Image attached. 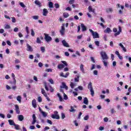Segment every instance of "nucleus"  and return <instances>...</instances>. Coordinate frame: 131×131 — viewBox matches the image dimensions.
I'll return each mask as SVG.
<instances>
[{"instance_id": "1", "label": "nucleus", "mask_w": 131, "mask_h": 131, "mask_svg": "<svg viewBox=\"0 0 131 131\" xmlns=\"http://www.w3.org/2000/svg\"><path fill=\"white\" fill-rule=\"evenodd\" d=\"M88 89L90 91L91 95L92 97H94L95 95V92L94 91V89L93 88V84L92 82H90L88 85Z\"/></svg>"}, {"instance_id": "2", "label": "nucleus", "mask_w": 131, "mask_h": 131, "mask_svg": "<svg viewBox=\"0 0 131 131\" xmlns=\"http://www.w3.org/2000/svg\"><path fill=\"white\" fill-rule=\"evenodd\" d=\"M61 62L62 63V64L60 63V64H58L57 66V68L58 69H62L64 68V67H65V66L66 67H67V66H68V63H67V62H66V61L62 60L61 61Z\"/></svg>"}, {"instance_id": "3", "label": "nucleus", "mask_w": 131, "mask_h": 131, "mask_svg": "<svg viewBox=\"0 0 131 131\" xmlns=\"http://www.w3.org/2000/svg\"><path fill=\"white\" fill-rule=\"evenodd\" d=\"M89 31H90L92 34V36H93V38H99L100 36H99V34H98V32H94L93 30L90 29Z\"/></svg>"}, {"instance_id": "4", "label": "nucleus", "mask_w": 131, "mask_h": 131, "mask_svg": "<svg viewBox=\"0 0 131 131\" xmlns=\"http://www.w3.org/2000/svg\"><path fill=\"white\" fill-rule=\"evenodd\" d=\"M65 32H66L65 25L62 24L61 27V29L59 30V32L61 36H64V35H65Z\"/></svg>"}, {"instance_id": "5", "label": "nucleus", "mask_w": 131, "mask_h": 131, "mask_svg": "<svg viewBox=\"0 0 131 131\" xmlns=\"http://www.w3.org/2000/svg\"><path fill=\"white\" fill-rule=\"evenodd\" d=\"M100 55L102 57V60H108V59H109L108 55H107V54H106V52H101L100 53Z\"/></svg>"}, {"instance_id": "6", "label": "nucleus", "mask_w": 131, "mask_h": 131, "mask_svg": "<svg viewBox=\"0 0 131 131\" xmlns=\"http://www.w3.org/2000/svg\"><path fill=\"white\" fill-rule=\"evenodd\" d=\"M45 35V39L47 41V42H49V41H51L52 40V37L49 36V34H44Z\"/></svg>"}, {"instance_id": "7", "label": "nucleus", "mask_w": 131, "mask_h": 131, "mask_svg": "<svg viewBox=\"0 0 131 131\" xmlns=\"http://www.w3.org/2000/svg\"><path fill=\"white\" fill-rule=\"evenodd\" d=\"M39 112H40L41 114H42V115L43 117H44V118H46V117H48V113L46 112L42 111V110H41L40 107H39Z\"/></svg>"}, {"instance_id": "8", "label": "nucleus", "mask_w": 131, "mask_h": 131, "mask_svg": "<svg viewBox=\"0 0 131 131\" xmlns=\"http://www.w3.org/2000/svg\"><path fill=\"white\" fill-rule=\"evenodd\" d=\"M32 118H33V121L32 122V124L33 125L35 124V123L37 122L36 120V116H35V114H33L32 115Z\"/></svg>"}, {"instance_id": "9", "label": "nucleus", "mask_w": 131, "mask_h": 131, "mask_svg": "<svg viewBox=\"0 0 131 131\" xmlns=\"http://www.w3.org/2000/svg\"><path fill=\"white\" fill-rule=\"evenodd\" d=\"M69 74H70V73H69V72H67L66 73V75H64V73L61 72L60 74V76H61V77H64V78H67V77L69 76Z\"/></svg>"}, {"instance_id": "10", "label": "nucleus", "mask_w": 131, "mask_h": 131, "mask_svg": "<svg viewBox=\"0 0 131 131\" xmlns=\"http://www.w3.org/2000/svg\"><path fill=\"white\" fill-rule=\"evenodd\" d=\"M61 42L63 47H66V48H70V46H69V44H68V43L66 41V40H63Z\"/></svg>"}, {"instance_id": "11", "label": "nucleus", "mask_w": 131, "mask_h": 131, "mask_svg": "<svg viewBox=\"0 0 131 131\" xmlns=\"http://www.w3.org/2000/svg\"><path fill=\"white\" fill-rule=\"evenodd\" d=\"M60 89H65V90H68V86H67L66 83L64 82H62V85L60 86Z\"/></svg>"}, {"instance_id": "12", "label": "nucleus", "mask_w": 131, "mask_h": 131, "mask_svg": "<svg viewBox=\"0 0 131 131\" xmlns=\"http://www.w3.org/2000/svg\"><path fill=\"white\" fill-rule=\"evenodd\" d=\"M27 51H28V52L33 51V49H32V47H31V46H30L28 43L27 44Z\"/></svg>"}, {"instance_id": "13", "label": "nucleus", "mask_w": 131, "mask_h": 131, "mask_svg": "<svg viewBox=\"0 0 131 131\" xmlns=\"http://www.w3.org/2000/svg\"><path fill=\"white\" fill-rule=\"evenodd\" d=\"M74 108H77V106H71V109L70 110V112H75L76 111V110L74 109Z\"/></svg>"}, {"instance_id": "14", "label": "nucleus", "mask_w": 131, "mask_h": 131, "mask_svg": "<svg viewBox=\"0 0 131 131\" xmlns=\"http://www.w3.org/2000/svg\"><path fill=\"white\" fill-rule=\"evenodd\" d=\"M17 118H18L19 121H23V120H24V116L22 115H18Z\"/></svg>"}, {"instance_id": "15", "label": "nucleus", "mask_w": 131, "mask_h": 131, "mask_svg": "<svg viewBox=\"0 0 131 131\" xmlns=\"http://www.w3.org/2000/svg\"><path fill=\"white\" fill-rule=\"evenodd\" d=\"M15 112L17 114H20V108H19V106L18 105L16 104L15 105Z\"/></svg>"}, {"instance_id": "16", "label": "nucleus", "mask_w": 131, "mask_h": 131, "mask_svg": "<svg viewBox=\"0 0 131 131\" xmlns=\"http://www.w3.org/2000/svg\"><path fill=\"white\" fill-rule=\"evenodd\" d=\"M51 117L53 119H60V116L58 115L53 114L51 116Z\"/></svg>"}, {"instance_id": "17", "label": "nucleus", "mask_w": 131, "mask_h": 131, "mask_svg": "<svg viewBox=\"0 0 131 131\" xmlns=\"http://www.w3.org/2000/svg\"><path fill=\"white\" fill-rule=\"evenodd\" d=\"M88 11L89 13H95V9H93V7L92 6H89L88 7Z\"/></svg>"}, {"instance_id": "18", "label": "nucleus", "mask_w": 131, "mask_h": 131, "mask_svg": "<svg viewBox=\"0 0 131 131\" xmlns=\"http://www.w3.org/2000/svg\"><path fill=\"white\" fill-rule=\"evenodd\" d=\"M48 13H49V11H48V9L45 8L43 10V16H47V15H48Z\"/></svg>"}, {"instance_id": "19", "label": "nucleus", "mask_w": 131, "mask_h": 131, "mask_svg": "<svg viewBox=\"0 0 131 131\" xmlns=\"http://www.w3.org/2000/svg\"><path fill=\"white\" fill-rule=\"evenodd\" d=\"M106 13H112L113 12V8H108L106 9Z\"/></svg>"}, {"instance_id": "20", "label": "nucleus", "mask_w": 131, "mask_h": 131, "mask_svg": "<svg viewBox=\"0 0 131 131\" xmlns=\"http://www.w3.org/2000/svg\"><path fill=\"white\" fill-rule=\"evenodd\" d=\"M119 46L121 48V49H122V50L124 52H126V48H125V47H124V46H123V45H122V43H120L119 44Z\"/></svg>"}, {"instance_id": "21", "label": "nucleus", "mask_w": 131, "mask_h": 131, "mask_svg": "<svg viewBox=\"0 0 131 131\" xmlns=\"http://www.w3.org/2000/svg\"><path fill=\"white\" fill-rule=\"evenodd\" d=\"M121 27H119V31L117 33H115V36H117V35H119V34H120V32H121Z\"/></svg>"}, {"instance_id": "22", "label": "nucleus", "mask_w": 131, "mask_h": 131, "mask_svg": "<svg viewBox=\"0 0 131 131\" xmlns=\"http://www.w3.org/2000/svg\"><path fill=\"white\" fill-rule=\"evenodd\" d=\"M32 104L33 107H34V108H35L36 107V106H37L36 100L35 99H34L32 100Z\"/></svg>"}, {"instance_id": "23", "label": "nucleus", "mask_w": 131, "mask_h": 131, "mask_svg": "<svg viewBox=\"0 0 131 131\" xmlns=\"http://www.w3.org/2000/svg\"><path fill=\"white\" fill-rule=\"evenodd\" d=\"M83 104H85V105H89V100L88 99V98H84Z\"/></svg>"}, {"instance_id": "24", "label": "nucleus", "mask_w": 131, "mask_h": 131, "mask_svg": "<svg viewBox=\"0 0 131 131\" xmlns=\"http://www.w3.org/2000/svg\"><path fill=\"white\" fill-rule=\"evenodd\" d=\"M57 96L59 98L60 102H63V97H62L60 93H57Z\"/></svg>"}, {"instance_id": "25", "label": "nucleus", "mask_w": 131, "mask_h": 131, "mask_svg": "<svg viewBox=\"0 0 131 131\" xmlns=\"http://www.w3.org/2000/svg\"><path fill=\"white\" fill-rule=\"evenodd\" d=\"M83 67H84L83 64H81L80 66V70H81L82 73H84V68Z\"/></svg>"}, {"instance_id": "26", "label": "nucleus", "mask_w": 131, "mask_h": 131, "mask_svg": "<svg viewBox=\"0 0 131 131\" xmlns=\"http://www.w3.org/2000/svg\"><path fill=\"white\" fill-rule=\"evenodd\" d=\"M111 32H112V30H111V29H110V28H107L106 30L104 31L105 33H109Z\"/></svg>"}, {"instance_id": "27", "label": "nucleus", "mask_w": 131, "mask_h": 131, "mask_svg": "<svg viewBox=\"0 0 131 131\" xmlns=\"http://www.w3.org/2000/svg\"><path fill=\"white\" fill-rule=\"evenodd\" d=\"M81 27L82 28V31H86V27H85V26L83 24H81Z\"/></svg>"}, {"instance_id": "28", "label": "nucleus", "mask_w": 131, "mask_h": 131, "mask_svg": "<svg viewBox=\"0 0 131 131\" xmlns=\"http://www.w3.org/2000/svg\"><path fill=\"white\" fill-rule=\"evenodd\" d=\"M76 77L75 78L74 80H75V82H78V81H79V77L80 76L79 75H76Z\"/></svg>"}, {"instance_id": "29", "label": "nucleus", "mask_w": 131, "mask_h": 131, "mask_svg": "<svg viewBox=\"0 0 131 131\" xmlns=\"http://www.w3.org/2000/svg\"><path fill=\"white\" fill-rule=\"evenodd\" d=\"M8 122L10 125H14L15 124V122L13 120H8Z\"/></svg>"}, {"instance_id": "30", "label": "nucleus", "mask_w": 131, "mask_h": 131, "mask_svg": "<svg viewBox=\"0 0 131 131\" xmlns=\"http://www.w3.org/2000/svg\"><path fill=\"white\" fill-rule=\"evenodd\" d=\"M49 8H50V9L54 8V4H53V2H49Z\"/></svg>"}, {"instance_id": "31", "label": "nucleus", "mask_w": 131, "mask_h": 131, "mask_svg": "<svg viewBox=\"0 0 131 131\" xmlns=\"http://www.w3.org/2000/svg\"><path fill=\"white\" fill-rule=\"evenodd\" d=\"M35 5H36L37 6H38L39 7H41V3H40V2L38 1H35Z\"/></svg>"}, {"instance_id": "32", "label": "nucleus", "mask_w": 131, "mask_h": 131, "mask_svg": "<svg viewBox=\"0 0 131 131\" xmlns=\"http://www.w3.org/2000/svg\"><path fill=\"white\" fill-rule=\"evenodd\" d=\"M22 99V97H21V96L18 95V96H17L16 97V100L17 101H18V102H19V103H21V100Z\"/></svg>"}, {"instance_id": "33", "label": "nucleus", "mask_w": 131, "mask_h": 131, "mask_svg": "<svg viewBox=\"0 0 131 131\" xmlns=\"http://www.w3.org/2000/svg\"><path fill=\"white\" fill-rule=\"evenodd\" d=\"M14 126L15 129H16V130H20V126L19 125L15 124L14 125Z\"/></svg>"}, {"instance_id": "34", "label": "nucleus", "mask_w": 131, "mask_h": 131, "mask_svg": "<svg viewBox=\"0 0 131 131\" xmlns=\"http://www.w3.org/2000/svg\"><path fill=\"white\" fill-rule=\"evenodd\" d=\"M63 16L64 18H68V17H69V14H68L67 12H64L63 14Z\"/></svg>"}, {"instance_id": "35", "label": "nucleus", "mask_w": 131, "mask_h": 131, "mask_svg": "<svg viewBox=\"0 0 131 131\" xmlns=\"http://www.w3.org/2000/svg\"><path fill=\"white\" fill-rule=\"evenodd\" d=\"M32 18L34 19V20H38V19L39 18V16L38 15H34L32 16Z\"/></svg>"}, {"instance_id": "36", "label": "nucleus", "mask_w": 131, "mask_h": 131, "mask_svg": "<svg viewBox=\"0 0 131 131\" xmlns=\"http://www.w3.org/2000/svg\"><path fill=\"white\" fill-rule=\"evenodd\" d=\"M102 62L103 63V65L104 66H105V67H107V66H108V62L106 61H105V60H102Z\"/></svg>"}, {"instance_id": "37", "label": "nucleus", "mask_w": 131, "mask_h": 131, "mask_svg": "<svg viewBox=\"0 0 131 131\" xmlns=\"http://www.w3.org/2000/svg\"><path fill=\"white\" fill-rule=\"evenodd\" d=\"M70 86L71 89H74V86H75V83L71 82L70 83Z\"/></svg>"}, {"instance_id": "38", "label": "nucleus", "mask_w": 131, "mask_h": 131, "mask_svg": "<svg viewBox=\"0 0 131 131\" xmlns=\"http://www.w3.org/2000/svg\"><path fill=\"white\" fill-rule=\"evenodd\" d=\"M36 42H37V43H41V40H40V38H39V37H37Z\"/></svg>"}, {"instance_id": "39", "label": "nucleus", "mask_w": 131, "mask_h": 131, "mask_svg": "<svg viewBox=\"0 0 131 131\" xmlns=\"http://www.w3.org/2000/svg\"><path fill=\"white\" fill-rule=\"evenodd\" d=\"M74 3H75V0H70L69 2V4L70 5H73Z\"/></svg>"}, {"instance_id": "40", "label": "nucleus", "mask_w": 131, "mask_h": 131, "mask_svg": "<svg viewBox=\"0 0 131 131\" xmlns=\"http://www.w3.org/2000/svg\"><path fill=\"white\" fill-rule=\"evenodd\" d=\"M54 6L56 9H59V8H60V5L58 3H55L54 4Z\"/></svg>"}, {"instance_id": "41", "label": "nucleus", "mask_w": 131, "mask_h": 131, "mask_svg": "<svg viewBox=\"0 0 131 131\" xmlns=\"http://www.w3.org/2000/svg\"><path fill=\"white\" fill-rule=\"evenodd\" d=\"M19 5H20V7H22V8H26V6H25L24 5V3H23V2L19 3Z\"/></svg>"}, {"instance_id": "42", "label": "nucleus", "mask_w": 131, "mask_h": 131, "mask_svg": "<svg viewBox=\"0 0 131 131\" xmlns=\"http://www.w3.org/2000/svg\"><path fill=\"white\" fill-rule=\"evenodd\" d=\"M31 35H32V36H34V35H35V33H34V31L33 30V29H32L31 30Z\"/></svg>"}, {"instance_id": "43", "label": "nucleus", "mask_w": 131, "mask_h": 131, "mask_svg": "<svg viewBox=\"0 0 131 131\" xmlns=\"http://www.w3.org/2000/svg\"><path fill=\"white\" fill-rule=\"evenodd\" d=\"M45 71L46 72H53V69H47Z\"/></svg>"}, {"instance_id": "44", "label": "nucleus", "mask_w": 131, "mask_h": 131, "mask_svg": "<svg viewBox=\"0 0 131 131\" xmlns=\"http://www.w3.org/2000/svg\"><path fill=\"white\" fill-rule=\"evenodd\" d=\"M63 99L64 100H68V97L67 96V95H66L65 93H63Z\"/></svg>"}, {"instance_id": "45", "label": "nucleus", "mask_w": 131, "mask_h": 131, "mask_svg": "<svg viewBox=\"0 0 131 131\" xmlns=\"http://www.w3.org/2000/svg\"><path fill=\"white\" fill-rule=\"evenodd\" d=\"M40 50H41L42 53H45V52L46 51V49L43 47H40Z\"/></svg>"}, {"instance_id": "46", "label": "nucleus", "mask_w": 131, "mask_h": 131, "mask_svg": "<svg viewBox=\"0 0 131 131\" xmlns=\"http://www.w3.org/2000/svg\"><path fill=\"white\" fill-rule=\"evenodd\" d=\"M38 102L39 103L42 102V99L41 98V97L39 96L38 97Z\"/></svg>"}, {"instance_id": "47", "label": "nucleus", "mask_w": 131, "mask_h": 131, "mask_svg": "<svg viewBox=\"0 0 131 131\" xmlns=\"http://www.w3.org/2000/svg\"><path fill=\"white\" fill-rule=\"evenodd\" d=\"M12 23H16V18L14 17H11Z\"/></svg>"}, {"instance_id": "48", "label": "nucleus", "mask_w": 131, "mask_h": 131, "mask_svg": "<svg viewBox=\"0 0 131 131\" xmlns=\"http://www.w3.org/2000/svg\"><path fill=\"white\" fill-rule=\"evenodd\" d=\"M115 112H116L114 110V108L111 109V114H114V113H115Z\"/></svg>"}, {"instance_id": "49", "label": "nucleus", "mask_w": 131, "mask_h": 131, "mask_svg": "<svg viewBox=\"0 0 131 131\" xmlns=\"http://www.w3.org/2000/svg\"><path fill=\"white\" fill-rule=\"evenodd\" d=\"M11 28V27L9 25H6L5 27V29H10Z\"/></svg>"}, {"instance_id": "50", "label": "nucleus", "mask_w": 131, "mask_h": 131, "mask_svg": "<svg viewBox=\"0 0 131 131\" xmlns=\"http://www.w3.org/2000/svg\"><path fill=\"white\" fill-rule=\"evenodd\" d=\"M95 43L97 47H99L100 46V42H99L98 41H95Z\"/></svg>"}, {"instance_id": "51", "label": "nucleus", "mask_w": 131, "mask_h": 131, "mask_svg": "<svg viewBox=\"0 0 131 131\" xmlns=\"http://www.w3.org/2000/svg\"><path fill=\"white\" fill-rule=\"evenodd\" d=\"M39 119L40 120H41V122H42V123H45V120L41 118V117L40 116V115H39Z\"/></svg>"}, {"instance_id": "52", "label": "nucleus", "mask_w": 131, "mask_h": 131, "mask_svg": "<svg viewBox=\"0 0 131 131\" xmlns=\"http://www.w3.org/2000/svg\"><path fill=\"white\" fill-rule=\"evenodd\" d=\"M78 89L79 91H83V87L82 86H79Z\"/></svg>"}, {"instance_id": "53", "label": "nucleus", "mask_w": 131, "mask_h": 131, "mask_svg": "<svg viewBox=\"0 0 131 131\" xmlns=\"http://www.w3.org/2000/svg\"><path fill=\"white\" fill-rule=\"evenodd\" d=\"M45 89L46 90V91H47V92H49V88H48V85H47V83H45Z\"/></svg>"}, {"instance_id": "54", "label": "nucleus", "mask_w": 131, "mask_h": 131, "mask_svg": "<svg viewBox=\"0 0 131 131\" xmlns=\"http://www.w3.org/2000/svg\"><path fill=\"white\" fill-rule=\"evenodd\" d=\"M49 82H50V83H51V84H54V80H53V79H50L49 80Z\"/></svg>"}, {"instance_id": "55", "label": "nucleus", "mask_w": 131, "mask_h": 131, "mask_svg": "<svg viewBox=\"0 0 131 131\" xmlns=\"http://www.w3.org/2000/svg\"><path fill=\"white\" fill-rule=\"evenodd\" d=\"M89 118H90V117L89 115H87L84 117V120H88Z\"/></svg>"}, {"instance_id": "56", "label": "nucleus", "mask_w": 131, "mask_h": 131, "mask_svg": "<svg viewBox=\"0 0 131 131\" xmlns=\"http://www.w3.org/2000/svg\"><path fill=\"white\" fill-rule=\"evenodd\" d=\"M93 74H94V75H98V71L94 70L93 71Z\"/></svg>"}, {"instance_id": "57", "label": "nucleus", "mask_w": 131, "mask_h": 131, "mask_svg": "<svg viewBox=\"0 0 131 131\" xmlns=\"http://www.w3.org/2000/svg\"><path fill=\"white\" fill-rule=\"evenodd\" d=\"M47 123L51 125L53 124V122L52 121H51V120L47 119Z\"/></svg>"}, {"instance_id": "58", "label": "nucleus", "mask_w": 131, "mask_h": 131, "mask_svg": "<svg viewBox=\"0 0 131 131\" xmlns=\"http://www.w3.org/2000/svg\"><path fill=\"white\" fill-rule=\"evenodd\" d=\"M88 129H89V125L85 126L84 131H89Z\"/></svg>"}, {"instance_id": "59", "label": "nucleus", "mask_w": 131, "mask_h": 131, "mask_svg": "<svg viewBox=\"0 0 131 131\" xmlns=\"http://www.w3.org/2000/svg\"><path fill=\"white\" fill-rule=\"evenodd\" d=\"M6 42L8 46H12V43H11V41H10V40H7Z\"/></svg>"}, {"instance_id": "60", "label": "nucleus", "mask_w": 131, "mask_h": 131, "mask_svg": "<svg viewBox=\"0 0 131 131\" xmlns=\"http://www.w3.org/2000/svg\"><path fill=\"white\" fill-rule=\"evenodd\" d=\"M103 120L104 122H108V120H109V119H108V118L105 117L103 119Z\"/></svg>"}, {"instance_id": "61", "label": "nucleus", "mask_w": 131, "mask_h": 131, "mask_svg": "<svg viewBox=\"0 0 131 131\" xmlns=\"http://www.w3.org/2000/svg\"><path fill=\"white\" fill-rule=\"evenodd\" d=\"M66 116H65V114L63 113H61V118L62 119H64V118H65Z\"/></svg>"}, {"instance_id": "62", "label": "nucleus", "mask_w": 131, "mask_h": 131, "mask_svg": "<svg viewBox=\"0 0 131 131\" xmlns=\"http://www.w3.org/2000/svg\"><path fill=\"white\" fill-rule=\"evenodd\" d=\"M74 123L75 125H76V126H78V123H77V121L76 120L74 121Z\"/></svg>"}, {"instance_id": "63", "label": "nucleus", "mask_w": 131, "mask_h": 131, "mask_svg": "<svg viewBox=\"0 0 131 131\" xmlns=\"http://www.w3.org/2000/svg\"><path fill=\"white\" fill-rule=\"evenodd\" d=\"M91 59L92 62H93V63H95V62H96V61L95 60V58H94V57H91Z\"/></svg>"}, {"instance_id": "64", "label": "nucleus", "mask_w": 131, "mask_h": 131, "mask_svg": "<svg viewBox=\"0 0 131 131\" xmlns=\"http://www.w3.org/2000/svg\"><path fill=\"white\" fill-rule=\"evenodd\" d=\"M4 32H5V30H4L3 29H0V33L3 34V33H4Z\"/></svg>"}]
</instances>
